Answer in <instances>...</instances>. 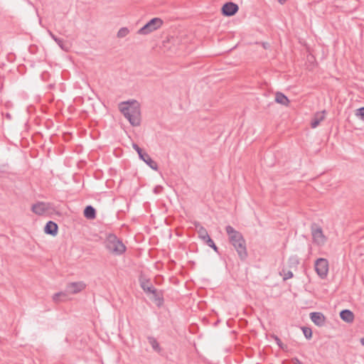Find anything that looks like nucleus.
Instances as JSON below:
<instances>
[{
    "label": "nucleus",
    "mask_w": 364,
    "mask_h": 364,
    "mask_svg": "<svg viewBox=\"0 0 364 364\" xmlns=\"http://www.w3.org/2000/svg\"><path fill=\"white\" fill-rule=\"evenodd\" d=\"M271 337L276 341L277 344L279 346V347L282 349L284 348V345L282 342L281 339L276 335L272 334Z\"/></svg>",
    "instance_id": "obj_25"
},
{
    "label": "nucleus",
    "mask_w": 364,
    "mask_h": 364,
    "mask_svg": "<svg viewBox=\"0 0 364 364\" xmlns=\"http://www.w3.org/2000/svg\"><path fill=\"white\" fill-rule=\"evenodd\" d=\"M133 149L137 152L139 154V157L141 160L144 161L151 168H152L154 171L158 170V164L157 163L152 160V159L150 157V156L146 153L144 152L142 149H141L136 144L133 143L132 144Z\"/></svg>",
    "instance_id": "obj_6"
},
{
    "label": "nucleus",
    "mask_w": 364,
    "mask_h": 364,
    "mask_svg": "<svg viewBox=\"0 0 364 364\" xmlns=\"http://www.w3.org/2000/svg\"><path fill=\"white\" fill-rule=\"evenodd\" d=\"M148 341H149V344L151 346L152 348L156 352L161 353L162 349L160 347V345H159V342L157 341V340L154 337L149 336L148 337Z\"/></svg>",
    "instance_id": "obj_20"
},
{
    "label": "nucleus",
    "mask_w": 364,
    "mask_h": 364,
    "mask_svg": "<svg viewBox=\"0 0 364 364\" xmlns=\"http://www.w3.org/2000/svg\"><path fill=\"white\" fill-rule=\"evenodd\" d=\"M208 238H210L208 233L205 237H200V239H201L204 242H205L206 240H208Z\"/></svg>",
    "instance_id": "obj_35"
},
{
    "label": "nucleus",
    "mask_w": 364,
    "mask_h": 364,
    "mask_svg": "<svg viewBox=\"0 0 364 364\" xmlns=\"http://www.w3.org/2000/svg\"><path fill=\"white\" fill-rule=\"evenodd\" d=\"M311 234L314 242L318 245H323L326 241V237L323 233L322 228L317 224L313 223L311 225Z\"/></svg>",
    "instance_id": "obj_7"
},
{
    "label": "nucleus",
    "mask_w": 364,
    "mask_h": 364,
    "mask_svg": "<svg viewBox=\"0 0 364 364\" xmlns=\"http://www.w3.org/2000/svg\"><path fill=\"white\" fill-rule=\"evenodd\" d=\"M275 102L278 104L288 106L289 104V100L288 97L280 92H277L275 94Z\"/></svg>",
    "instance_id": "obj_17"
},
{
    "label": "nucleus",
    "mask_w": 364,
    "mask_h": 364,
    "mask_svg": "<svg viewBox=\"0 0 364 364\" xmlns=\"http://www.w3.org/2000/svg\"><path fill=\"white\" fill-rule=\"evenodd\" d=\"M311 321L318 326H323L326 322L324 315L321 312H312L310 314Z\"/></svg>",
    "instance_id": "obj_13"
},
{
    "label": "nucleus",
    "mask_w": 364,
    "mask_h": 364,
    "mask_svg": "<svg viewBox=\"0 0 364 364\" xmlns=\"http://www.w3.org/2000/svg\"><path fill=\"white\" fill-rule=\"evenodd\" d=\"M194 225L197 230L199 238L205 237L208 233L207 230L203 226H202L199 222H195Z\"/></svg>",
    "instance_id": "obj_19"
},
{
    "label": "nucleus",
    "mask_w": 364,
    "mask_h": 364,
    "mask_svg": "<svg viewBox=\"0 0 364 364\" xmlns=\"http://www.w3.org/2000/svg\"><path fill=\"white\" fill-rule=\"evenodd\" d=\"M105 248L114 255H121L126 251V246L115 234H107L105 240Z\"/></svg>",
    "instance_id": "obj_3"
},
{
    "label": "nucleus",
    "mask_w": 364,
    "mask_h": 364,
    "mask_svg": "<svg viewBox=\"0 0 364 364\" xmlns=\"http://www.w3.org/2000/svg\"><path fill=\"white\" fill-rule=\"evenodd\" d=\"M289 262L290 264V267H296V265L299 264V259L296 257H291L289 259Z\"/></svg>",
    "instance_id": "obj_27"
},
{
    "label": "nucleus",
    "mask_w": 364,
    "mask_h": 364,
    "mask_svg": "<svg viewBox=\"0 0 364 364\" xmlns=\"http://www.w3.org/2000/svg\"><path fill=\"white\" fill-rule=\"evenodd\" d=\"M326 111L323 110L322 112H317L314 114L311 121V127L314 129L317 127L319 124L325 119Z\"/></svg>",
    "instance_id": "obj_14"
},
{
    "label": "nucleus",
    "mask_w": 364,
    "mask_h": 364,
    "mask_svg": "<svg viewBox=\"0 0 364 364\" xmlns=\"http://www.w3.org/2000/svg\"><path fill=\"white\" fill-rule=\"evenodd\" d=\"M262 46L264 48L267 49L269 47V44L268 43H262Z\"/></svg>",
    "instance_id": "obj_37"
},
{
    "label": "nucleus",
    "mask_w": 364,
    "mask_h": 364,
    "mask_svg": "<svg viewBox=\"0 0 364 364\" xmlns=\"http://www.w3.org/2000/svg\"><path fill=\"white\" fill-rule=\"evenodd\" d=\"M49 32V35L50 36V37L55 41V38H58V37L54 35L51 31H48Z\"/></svg>",
    "instance_id": "obj_36"
},
{
    "label": "nucleus",
    "mask_w": 364,
    "mask_h": 364,
    "mask_svg": "<svg viewBox=\"0 0 364 364\" xmlns=\"http://www.w3.org/2000/svg\"><path fill=\"white\" fill-rule=\"evenodd\" d=\"M287 0H278L279 3L281 4H284Z\"/></svg>",
    "instance_id": "obj_38"
},
{
    "label": "nucleus",
    "mask_w": 364,
    "mask_h": 364,
    "mask_svg": "<svg viewBox=\"0 0 364 364\" xmlns=\"http://www.w3.org/2000/svg\"><path fill=\"white\" fill-rule=\"evenodd\" d=\"M314 268L318 276L323 279L327 277L329 269L328 261L326 258H318L314 263Z\"/></svg>",
    "instance_id": "obj_5"
},
{
    "label": "nucleus",
    "mask_w": 364,
    "mask_h": 364,
    "mask_svg": "<svg viewBox=\"0 0 364 364\" xmlns=\"http://www.w3.org/2000/svg\"><path fill=\"white\" fill-rule=\"evenodd\" d=\"M62 296H65V294L63 292H58L53 295V299L54 301L58 302L60 300V297Z\"/></svg>",
    "instance_id": "obj_28"
},
{
    "label": "nucleus",
    "mask_w": 364,
    "mask_h": 364,
    "mask_svg": "<svg viewBox=\"0 0 364 364\" xmlns=\"http://www.w3.org/2000/svg\"><path fill=\"white\" fill-rule=\"evenodd\" d=\"M55 42L59 46V47L65 50V51H68L69 50V46H68L67 43H65V42L63 41V39L61 38H55Z\"/></svg>",
    "instance_id": "obj_22"
},
{
    "label": "nucleus",
    "mask_w": 364,
    "mask_h": 364,
    "mask_svg": "<svg viewBox=\"0 0 364 364\" xmlns=\"http://www.w3.org/2000/svg\"><path fill=\"white\" fill-rule=\"evenodd\" d=\"M139 283L141 288L148 296L156 289L149 279L141 277L139 278Z\"/></svg>",
    "instance_id": "obj_11"
},
{
    "label": "nucleus",
    "mask_w": 364,
    "mask_h": 364,
    "mask_svg": "<svg viewBox=\"0 0 364 364\" xmlns=\"http://www.w3.org/2000/svg\"><path fill=\"white\" fill-rule=\"evenodd\" d=\"M292 363L294 364H304L299 359L297 358H292Z\"/></svg>",
    "instance_id": "obj_30"
},
{
    "label": "nucleus",
    "mask_w": 364,
    "mask_h": 364,
    "mask_svg": "<svg viewBox=\"0 0 364 364\" xmlns=\"http://www.w3.org/2000/svg\"><path fill=\"white\" fill-rule=\"evenodd\" d=\"M360 343L363 346H364V337L360 339Z\"/></svg>",
    "instance_id": "obj_39"
},
{
    "label": "nucleus",
    "mask_w": 364,
    "mask_h": 364,
    "mask_svg": "<svg viewBox=\"0 0 364 364\" xmlns=\"http://www.w3.org/2000/svg\"><path fill=\"white\" fill-rule=\"evenodd\" d=\"M356 116L358 117L362 120H364V107H360L356 109Z\"/></svg>",
    "instance_id": "obj_26"
},
{
    "label": "nucleus",
    "mask_w": 364,
    "mask_h": 364,
    "mask_svg": "<svg viewBox=\"0 0 364 364\" xmlns=\"http://www.w3.org/2000/svg\"><path fill=\"white\" fill-rule=\"evenodd\" d=\"M214 242L213 240L211 238H208V240H206L205 242L208 247H210L212 243Z\"/></svg>",
    "instance_id": "obj_34"
},
{
    "label": "nucleus",
    "mask_w": 364,
    "mask_h": 364,
    "mask_svg": "<svg viewBox=\"0 0 364 364\" xmlns=\"http://www.w3.org/2000/svg\"><path fill=\"white\" fill-rule=\"evenodd\" d=\"M215 252H218V247L215 245V242H213L210 246Z\"/></svg>",
    "instance_id": "obj_31"
},
{
    "label": "nucleus",
    "mask_w": 364,
    "mask_h": 364,
    "mask_svg": "<svg viewBox=\"0 0 364 364\" xmlns=\"http://www.w3.org/2000/svg\"><path fill=\"white\" fill-rule=\"evenodd\" d=\"M215 252H218V247L215 245V242H213L210 246Z\"/></svg>",
    "instance_id": "obj_32"
},
{
    "label": "nucleus",
    "mask_w": 364,
    "mask_h": 364,
    "mask_svg": "<svg viewBox=\"0 0 364 364\" xmlns=\"http://www.w3.org/2000/svg\"><path fill=\"white\" fill-rule=\"evenodd\" d=\"M215 252H218V247L215 245V242H213L210 246Z\"/></svg>",
    "instance_id": "obj_33"
},
{
    "label": "nucleus",
    "mask_w": 364,
    "mask_h": 364,
    "mask_svg": "<svg viewBox=\"0 0 364 364\" xmlns=\"http://www.w3.org/2000/svg\"><path fill=\"white\" fill-rule=\"evenodd\" d=\"M301 329L306 338L310 339L312 337V331L310 328L304 326Z\"/></svg>",
    "instance_id": "obj_24"
},
{
    "label": "nucleus",
    "mask_w": 364,
    "mask_h": 364,
    "mask_svg": "<svg viewBox=\"0 0 364 364\" xmlns=\"http://www.w3.org/2000/svg\"><path fill=\"white\" fill-rule=\"evenodd\" d=\"M163 191V187L161 186H156L154 189V193L156 194H159L160 193L161 191Z\"/></svg>",
    "instance_id": "obj_29"
},
{
    "label": "nucleus",
    "mask_w": 364,
    "mask_h": 364,
    "mask_svg": "<svg viewBox=\"0 0 364 364\" xmlns=\"http://www.w3.org/2000/svg\"><path fill=\"white\" fill-rule=\"evenodd\" d=\"M280 275L283 277L284 280H287L293 277L294 274L291 271L287 269V268H283L280 272Z\"/></svg>",
    "instance_id": "obj_21"
},
{
    "label": "nucleus",
    "mask_w": 364,
    "mask_h": 364,
    "mask_svg": "<svg viewBox=\"0 0 364 364\" xmlns=\"http://www.w3.org/2000/svg\"><path fill=\"white\" fill-rule=\"evenodd\" d=\"M129 33V31L127 27H122L118 31L117 36L118 38H124L127 36Z\"/></svg>",
    "instance_id": "obj_23"
},
{
    "label": "nucleus",
    "mask_w": 364,
    "mask_h": 364,
    "mask_svg": "<svg viewBox=\"0 0 364 364\" xmlns=\"http://www.w3.org/2000/svg\"><path fill=\"white\" fill-rule=\"evenodd\" d=\"M49 208V204L45 202H38L32 205V211L38 215H43Z\"/></svg>",
    "instance_id": "obj_12"
},
{
    "label": "nucleus",
    "mask_w": 364,
    "mask_h": 364,
    "mask_svg": "<svg viewBox=\"0 0 364 364\" xmlns=\"http://www.w3.org/2000/svg\"><path fill=\"white\" fill-rule=\"evenodd\" d=\"M58 226L55 222L50 220L46 224L44 232L46 234L55 236L58 234Z\"/></svg>",
    "instance_id": "obj_15"
},
{
    "label": "nucleus",
    "mask_w": 364,
    "mask_h": 364,
    "mask_svg": "<svg viewBox=\"0 0 364 364\" xmlns=\"http://www.w3.org/2000/svg\"><path fill=\"white\" fill-rule=\"evenodd\" d=\"M340 317L341 318L347 322V323H352L354 321L355 316L353 311H351L349 309H343L340 312Z\"/></svg>",
    "instance_id": "obj_16"
},
{
    "label": "nucleus",
    "mask_w": 364,
    "mask_h": 364,
    "mask_svg": "<svg viewBox=\"0 0 364 364\" xmlns=\"http://www.w3.org/2000/svg\"><path fill=\"white\" fill-rule=\"evenodd\" d=\"M163 25V21L160 18H153L149 22H147L143 27H141L137 33L140 35H147L158 28Z\"/></svg>",
    "instance_id": "obj_4"
},
{
    "label": "nucleus",
    "mask_w": 364,
    "mask_h": 364,
    "mask_svg": "<svg viewBox=\"0 0 364 364\" xmlns=\"http://www.w3.org/2000/svg\"><path fill=\"white\" fill-rule=\"evenodd\" d=\"M238 10L239 6L237 4L229 1L223 4L221 9V13L224 16H234Z\"/></svg>",
    "instance_id": "obj_8"
},
{
    "label": "nucleus",
    "mask_w": 364,
    "mask_h": 364,
    "mask_svg": "<svg viewBox=\"0 0 364 364\" xmlns=\"http://www.w3.org/2000/svg\"><path fill=\"white\" fill-rule=\"evenodd\" d=\"M86 287V285L82 282H71L68 284L66 290L68 292L75 294L82 291Z\"/></svg>",
    "instance_id": "obj_10"
},
{
    "label": "nucleus",
    "mask_w": 364,
    "mask_h": 364,
    "mask_svg": "<svg viewBox=\"0 0 364 364\" xmlns=\"http://www.w3.org/2000/svg\"><path fill=\"white\" fill-rule=\"evenodd\" d=\"M83 213L87 219L93 220L96 218V210L92 205H87Z\"/></svg>",
    "instance_id": "obj_18"
},
{
    "label": "nucleus",
    "mask_w": 364,
    "mask_h": 364,
    "mask_svg": "<svg viewBox=\"0 0 364 364\" xmlns=\"http://www.w3.org/2000/svg\"><path fill=\"white\" fill-rule=\"evenodd\" d=\"M225 230L228 235L230 243L234 247L240 259L245 260L247 257V251L246 242L242 233L235 230L231 225H227Z\"/></svg>",
    "instance_id": "obj_1"
},
{
    "label": "nucleus",
    "mask_w": 364,
    "mask_h": 364,
    "mask_svg": "<svg viewBox=\"0 0 364 364\" xmlns=\"http://www.w3.org/2000/svg\"><path fill=\"white\" fill-rule=\"evenodd\" d=\"M150 299L153 301L158 307H161L164 305V291L155 289L150 294Z\"/></svg>",
    "instance_id": "obj_9"
},
{
    "label": "nucleus",
    "mask_w": 364,
    "mask_h": 364,
    "mask_svg": "<svg viewBox=\"0 0 364 364\" xmlns=\"http://www.w3.org/2000/svg\"><path fill=\"white\" fill-rule=\"evenodd\" d=\"M119 110L132 126L140 125L141 111L136 101L122 102L119 105Z\"/></svg>",
    "instance_id": "obj_2"
}]
</instances>
